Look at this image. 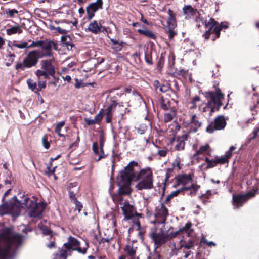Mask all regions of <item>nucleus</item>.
Returning a JSON list of instances; mask_svg holds the SVG:
<instances>
[{
    "instance_id": "22",
    "label": "nucleus",
    "mask_w": 259,
    "mask_h": 259,
    "mask_svg": "<svg viewBox=\"0 0 259 259\" xmlns=\"http://www.w3.org/2000/svg\"><path fill=\"white\" fill-rule=\"evenodd\" d=\"M76 184L74 183H70L67 187V190L69 193V197L71 200V202L77 200L76 195L79 191V188L76 187Z\"/></svg>"
},
{
    "instance_id": "6",
    "label": "nucleus",
    "mask_w": 259,
    "mask_h": 259,
    "mask_svg": "<svg viewBox=\"0 0 259 259\" xmlns=\"http://www.w3.org/2000/svg\"><path fill=\"white\" fill-rule=\"evenodd\" d=\"M68 252H71V250L77 251L80 253L85 254L89 247V243L85 242V247L81 248L80 242L75 237L70 236L68 238L67 242L63 245Z\"/></svg>"
},
{
    "instance_id": "33",
    "label": "nucleus",
    "mask_w": 259,
    "mask_h": 259,
    "mask_svg": "<svg viewBox=\"0 0 259 259\" xmlns=\"http://www.w3.org/2000/svg\"><path fill=\"white\" fill-rule=\"evenodd\" d=\"M177 115V111L175 109H170L168 112L165 113L164 115V119L165 122L171 121Z\"/></svg>"
},
{
    "instance_id": "53",
    "label": "nucleus",
    "mask_w": 259,
    "mask_h": 259,
    "mask_svg": "<svg viewBox=\"0 0 259 259\" xmlns=\"http://www.w3.org/2000/svg\"><path fill=\"white\" fill-rule=\"evenodd\" d=\"M192 189L191 190L189 195L191 196H195L196 195L198 189L200 188V186L195 184H192Z\"/></svg>"
},
{
    "instance_id": "1",
    "label": "nucleus",
    "mask_w": 259,
    "mask_h": 259,
    "mask_svg": "<svg viewBox=\"0 0 259 259\" xmlns=\"http://www.w3.org/2000/svg\"><path fill=\"white\" fill-rule=\"evenodd\" d=\"M119 177L126 184L132 182H137L135 185L137 190H150L154 187V176L152 170L150 167L142 168L139 163L132 161L119 172Z\"/></svg>"
},
{
    "instance_id": "2",
    "label": "nucleus",
    "mask_w": 259,
    "mask_h": 259,
    "mask_svg": "<svg viewBox=\"0 0 259 259\" xmlns=\"http://www.w3.org/2000/svg\"><path fill=\"white\" fill-rule=\"evenodd\" d=\"M22 241L21 234L9 228H3L0 233V259H12Z\"/></svg>"
},
{
    "instance_id": "12",
    "label": "nucleus",
    "mask_w": 259,
    "mask_h": 259,
    "mask_svg": "<svg viewBox=\"0 0 259 259\" xmlns=\"http://www.w3.org/2000/svg\"><path fill=\"white\" fill-rule=\"evenodd\" d=\"M47 204L44 202H36L35 204L29 210V215L30 217L41 218L42 214L46 209Z\"/></svg>"
},
{
    "instance_id": "32",
    "label": "nucleus",
    "mask_w": 259,
    "mask_h": 259,
    "mask_svg": "<svg viewBox=\"0 0 259 259\" xmlns=\"http://www.w3.org/2000/svg\"><path fill=\"white\" fill-rule=\"evenodd\" d=\"M68 251L63 248H59L58 252L54 253L53 259H67Z\"/></svg>"
},
{
    "instance_id": "35",
    "label": "nucleus",
    "mask_w": 259,
    "mask_h": 259,
    "mask_svg": "<svg viewBox=\"0 0 259 259\" xmlns=\"http://www.w3.org/2000/svg\"><path fill=\"white\" fill-rule=\"evenodd\" d=\"M35 74L37 77V79L42 80V78L45 79L50 78L51 75L42 69H38L35 72Z\"/></svg>"
},
{
    "instance_id": "39",
    "label": "nucleus",
    "mask_w": 259,
    "mask_h": 259,
    "mask_svg": "<svg viewBox=\"0 0 259 259\" xmlns=\"http://www.w3.org/2000/svg\"><path fill=\"white\" fill-rule=\"evenodd\" d=\"M8 46L10 47L12 50H13V47H16L20 49L27 48L28 43L27 42H23L20 44H18L17 41H13V42H9Z\"/></svg>"
},
{
    "instance_id": "9",
    "label": "nucleus",
    "mask_w": 259,
    "mask_h": 259,
    "mask_svg": "<svg viewBox=\"0 0 259 259\" xmlns=\"http://www.w3.org/2000/svg\"><path fill=\"white\" fill-rule=\"evenodd\" d=\"M168 215V209L165 206L164 203H161L160 208H156L155 213H154L155 220L153 221V223L154 224H165Z\"/></svg>"
},
{
    "instance_id": "61",
    "label": "nucleus",
    "mask_w": 259,
    "mask_h": 259,
    "mask_svg": "<svg viewBox=\"0 0 259 259\" xmlns=\"http://www.w3.org/2000/svg\"><path fill=\"white\" fill-rule=\"evenodd\" d=\"M105 141V138L103 134H101L99 136V143L100 151H102V149H103Z\"/></svg>"
},
{
    "instance_id": "5",
    "label": "nucleus",
    "mask_w": 259,
    "mask_h": 259,
    "mask_svg": "<svg viewBox=\"0 0 259 259\" xmlns=\"http://www.w3.org/2000/svg\"><path fill=\"white\" fill-rule=\"evenodd\" d=\"M21 203L15 196L9 202H4L0 205V214L3 215L7 213H11L19 215L21 211Z\"/></svg>"
},
{
    "instance_id": "7",
    "label": "nucleus",
    "mask_w": 259,
    "mask_h": 259,
    "mask_svg": "<svg viewBox=\"0 0 259 259\" xmlns=\"http://www.w3.org/2000/svg\"><path fill=\"white\" fill-rule=\"evenodd\" d=\"M227 125L226 120L223 115L217 116L206 128V132L212 134L215 131L224 130Z\"/></svg>"
},
{
    "instance_id": "50",
    "label": "nucleus",
    "mask_w": 259,
    "mask_h": 259,
    "mask_svg": "<svg viewBox=\"0 0 259 259\" xmlns=\"http://www.w3.org/2000/svg\"><path fill=\"white\" fill-rule=\"evenodd\" d=\"M37 81L38 87H37L36 93L39 95V92L42 89H45L46 88V80H41L37 79Z\"/></svg>"
},
{
    "instance_id": "30",
    "label": "nucleus",
    "mask_w": 259,
    "mask_h": 259,
    "mask_svg": "<svg viewBox=\"0 0 259 259\" xmlns=\"http://www.w3.org/2000/svg\"><path fill=\"white\" fill-rule=\"evenodd\" d=\"M111 42L113 44V46H112V49H113L115 52H119L121 51L123 47H124V42L122 41L119 42L118 40L111 38L109 36Z\"/></svg>"
},
{
    "instance_id": "63",
    "label": "nucleus",
    "mask_w": 259,
    "mask_h": 259,
    "mask_svg": "<svg viewBox=\"0 0 259 259\" xmlns=\"http://www.w3.org/2000/svg\"><path fill=\"white\" fill-rule=\"evenodd\" d=\"M210 197L208 195H204V194H203L198 197L199 199L201 200L204 204H206L208 202V199Z\"/></svg>"
},
{
    "instance_id": "58",
    "label": "nucleus",
    "mask_w": 259,
    "mask_h": 259,
    "mask_svg": "<svg viewBox=\"0 0 259 259\" xmlns=\"http://www.w3.org/2000/svg\"><path fill=\"white\" fill-rule=\"evenodd\" d=\"M168 150L167 148L164 147L163 149H159L157 151V155L160 157H165L168 154Z\"/></svg>"
},
{
    "instance_id": "31",
    "label": "nucleus",
    "mask_w": 259,
    "mask_h": 259,
    "mask_svg": "<svg viewBox=\"0 0 259 259\" xmlns=\"http://www.w3.org/2000/svg\"><path fill=\"white\" fill-rule=\"evenodd\" d=\"M32 198L33 199H31L29 197L25 198L24 200V202L22 203L25 205V207L29 210H30L35 203H36L37 197L33 196Z\"/></svg>"
},
{
    "instance_id": "19",
    "label": "nucleus",
    "mask_w": 259,
    "mask_h": 259,
    "mask_svg": "<svg viewBox=\"0 0 259 259\" xmlns=\"http://www.w3.org/2000/svg\"><path fill=\"white\" fill-rule=\"evenodd\" d=\"M192 174L178 175L175 177L177 185L182 184L186 185L189 182L192 181Z\"/></svg>"
},
{
    "instance_id": "10",
    "label": "nucleus",
    "mask_w": 259,
    "mask_h": 259,
    "mask_svg": "<svg viewBox=\"0 0 259 259\" xmlns=\"http://www.w3.org/2000/svg\"><path fill=\"white\" fill-rule=\"evenodd\" d=\"M103 2L102 0H96L95 2L91 3L86 7L87 19L92 20L95 16V13L100 9H103Z\"/></svg>"
},
{
    "instance_id": "48",
    "label": "nucleus",
    "mask_w": 259,
    "mask_h": 259,
    "mask_svg": "<svg viewBox=\"0 0 259 259\" xmlns=\"http://www.w3.org/2000/svg\"><path fill=\"white\" fill-rule=\"evenodd\" d=\"M177 143L175 146V149L178 151L183 150L185 148V142L180 140V139H177Z\"/></svg>"
},
{
    "instance_id": "40",
    "label": "nucleus",
    "mask_w": 259,
    "mask_h": 259,
    "mask_svg": "<svg viewBox=\"0 0 259 259\" xmlns=\"http://www.w3.org/2000/svg\"><path fill=\"white\" fill-rule=\"evenodd\" d=\"M209 150H210V146L208 144L201 146L199 149L196 151L194 156L202 154Z\"/></svg>"
},
{
    "instance_id": "3",
    "label": "nucleus",
    "mask_w": 259,
    "mask_h": 259,
    "mask_svg": "<svg viewBox=\"0 0 259 259\" xmlns=\"http://www.w3.org/2000/svg\"><path fill=\"white\" fill-rule=\"evenodd\" d=\"M219 83L215 81L213 85L214 91H207L204 93L205 97L207 100L205 107H204L202 111L206 112L209 111V115L219 111L221 107L223 105L222 100L224 99V94L219 87Z\"/></svg>"
},
{
    "instance_id": "54",
    "label": "nucleus",
    "mask_w": 259,
    "mask_h": 259,
    "mask_svg": "<svg viewBox=\"0 0 259 259\" xmlns=\"http://www.w3.org/2000/svg\"><path fill=\"white\" fill-rule=\"evenodd\" d=\"M164 64V57L162 54L161 55L160 58L158 59V60L157 63V68L159 70H161V69L163 68Z\"/></svg>"
},
{
    "instance_id": "29",
    "label": "nucleus",
    "mask_w": 259,
    "mask_h": 259,
    "mask_svg": "<svg viewBox=\"0 0 259 259\" xmlns=\"http://www.w3.org/2000/svg\"><path fill=\"white\" fill-rule=\"evenodd\" d=\"M254 102H256V104H254L253 106L250 107V110L252 112V114H256L257 111H259V94L258 93H254L252 98Z\"/></svg>"
},
{
    "instance_id": "43",
    "label": "nucleus",
    "mask_w": 259,
    "mask_h": 259,
    "mask_svg": "<svg viewBox=\"0 0 259 259\" xmlns=\"http://www.w3.org/2000/svg\"><path fill=\"white\" fill-rule=\"evenodd\" d=\"M204 161L207 163L206 166L204 168L205 170L212 168L217 165L215 159H210L207 157H205Z\"/></svg>"
},
{
    "instance_id": "37",
    "label": "nucleus",
    "mask_w": 259,
    "mask_h": 259,
    "mask_svg": "<svg viewBox=\"0 0 259 259\" xmlns=\"http://www.w3.org/2000/svg\"><path fill=\"white\" fill-rule=\"evenodd\" d=\"M160 105L161 109L165 111L169 110L170 109H175L174 107H171L170 105V102L166 99H163L162 98Z\"/></svg>"
},
{
    "instance_id": "34",
    "label": "nucleus",
    "mask_w": 259,
    "mask_h": 259,
    "mask_svg": "<svg viewBox=\"0 0 259 259\" xmlns=\"http://www.w3.org/2000/svg\"><path fill=\"white\" fill-rule=\"evenodd\" d=\"M184 237L180 240V243L181 246L187 249H189L193 248L194 246L193 240L191 239H188L187 241L184 239Z\"/></svg>"
},
{
    "instance_id": "45",
    "label": "nucleus",
    "mask_w": 259,
    "mask_h": 259,
    "mask_svg": "<svg viewBox=\"0 0 259 259\" xmlns=\"http://www.w3.org/2000/svg\"><path fill=\"white\" fill-rule=\"evenodd\" d=\"M218 24V22L215 21L214 19L213 18H210L208 22H207L206 20V24H205V27L206 29L208 28H212L215 26H217Z\"/></svg>"
},
{
    "instance_id": "23",
    "label": "nucleus",
    "mask_w": 259,
    "mask_h": 259,
    "mask_svg": "<svg viewBox=\"0 0 259 259\" xmlns=\"http://www.w3.org/2000/svg\"><path fill=\"white\" fill-rule=\"evenodd\" d=\"M102 28V25L100 24H99L96 20H94L90 23L86 30H88L94 34H97L103 31L101 30Z\"/></svg>"
},
{
    "instance_id": "60",
    "label": "nucleus",
    "mask_w": 259,
    "mask_h": 259,
    "mask_svg": "<svg viewBox=\"0 0 259 259\" xmlns=\"http://www.w3.org/2000/svg\"><path fill=\"white\" fill-rule=\"evenodd\" d=\"M257 192V190H253L252 191H250L248 192L246 194H244V196L247 200V201L252 198L255 196V194H256Z\"/></svg>"
},
{
    "instance_id": "8",
    "label": "nucleus",
    "mask_w": 259,
    "mask_h": 259,
    "mask_svg": "<svg viewBox=\"0 0 259 259\" xmlns=\"http://www.w3.org/2000/svg\"><path fill=\"white\" fill-rule=\"evenodd\" d=\"M157 228L149 234V237L153 241L154 245H156L153 252H157V249L162 245L167 242L166 234L161 230L159 232H157Z\"/></svg>"
},
{
    "instance_id": "56",
    "label": "nucleus",
    "mask_w": 259,
    "mask_h": 259,
    "mask_svg": "<svg viewBox=\"0 0 259 259\" xmlns=\"http://www.w3.org/2000/svg\"><path fill=\"white\" fill-rule=\"evenodd\" d=\"M180 234L179 230H177L175 232H171L168 234H166V240L167 241L174 238L177 236V235Z\"/></svg>"
},
{
    "instance_id": "52",
    "label": "nucleus",
    "mask_w": 259,
    "mask_h": 259,
    "mask_svg": "<svg viewBox=\"0 0 259 259\" xmlns=\"http://www.w3.org/2000/svg\"><path fill=\"white\" fill-rule=\"evenodd\" d=\"M147 126L145 123H141L139 125V126L136 128L137 132L140 134H144L145 132L147 130Z\"/></svg>"
},
{
    "instance_id": "41",
    "label": "nucleus",
    "mask_w": 259,
    "mask_h": 259,
    "mask_svg": "<svg viewBox=\"0 0 259 259\" xmlns=\"http://www.w3.org/2000/svg\"><path fill=\"white\" fill-rule=\"evenodd\" d=\"M51 142L50 136L48 134H45L42 138V143L44 147L47 149H49L50 147Z\"/></svg>"
},
{
    "instance_id": "17",
    "label": "nucleus",
    "mask_w": 259,
    "mask_h": 259,
    "mask_svg": "<svg viewBox=\"0 0 259 259\" xmlns=\"http://www.w3.org/2000/svg\"><path fill=\"white\" fill-rule=\"evenodd\" d=\"M41 69L47 72L51 75V76L54 77L55 74V69L52 64V60H42L41 62Z\"/></svg>"
},
{
    "instance_id": "24",
    "label": "nucleus",
    "mask_w": 259,
    "mask_h": 259,
    "mask_svg": "<svg viewBox=\"0 0 259 259\" xmlns=\"http://www.w3.org/2000/svg\"><path fill=\"white\" fill-rule=\"evenodd\" d=\"M142 28L143 29H138L137 32L141 35H144L148 38L156 39L157 37L154 33L150 30L148 29L146 27L142 25Z\"/></svg>"
},
{
    "instance_id": "14",
    "label": "nucleus",
    "mask_w": 259,
    "mask_h": 259,
    "mask_svg": "<svg viewBox=\"0 0 259 259\" xmlns=\"http://www.w3.org/2000/svg\"><path fill=\"white\" fill-rule=\"evenodd\" d=\"M220 32L221 30L218 26L212 28H208L203 34L202 36L206 40L211 38L212 41H215L216 39L220 37Z\"/></svg>"
},
{
    "instance_id": "15",
    "label": "nucleus",
    "mask_w": 259,
    "mask_h": 259,
    "mask_svg": "<svg viewBox=\"0 0 259 259\" xmlns=\"http://www.w3.org/2000/svg\"><path fill=\"white\" fill-rule=\"evenodd\" d=\"M117 107L118 108H123L124 103L123 102H118L117 97L116 96H113L111 97L110 104L105 111L113 114V113L115 112Z\"/></svg>"
},
{
    "instance_id": "47",
    "label": "nucleus",
    "mask_w": 259,
    "mask_h": 259,
    "mask_svg": "<svg viewBox=\"0 0 259 259\" xmlns=\"http://www.w3.org/2000/svg\"><path fill=\"white\" fill-rule=\"evenodd\" d=\"M65 124L64 121H61L59 122L55 127V132L56 134L58 135V136L60 137H64V135L61 134V130L64 126Z\"/></svg>"
},
{
    "instance_id": "62",
    "label": "nucleus",
    "mask_w": 259,
    "mask_h": 259,
    "mask_svg": "<svg viewBox=\"0 0 259 259\" xmlns=\"http://www.w3.org/2000/svg\"><path fill=\"white\" fill-rule=\"evenodd\" d=\"M168 30L167 32L169 39H172L177 34V33L174 30L175 28H168Z\"/></svg>"
},
{
    "instance_id": "38",
    "label": "nucleus",
    "mask_w": 259,
    "mask_h": 259,
    "mask_svg": "<svg viewBox=\"0 0 259 259\" xmlns=\"http://www.w3.org/2000/svg\"><path fill=\"white\" fill-rule=\"evenodd\" d=\"M188 73V70H185L184 69L181 68V69H178L176 68L175 69V71L173 73V74L174 76L178 77V76H181L183 78H186Z\"/></svg>"
},
{
    "instance_id": "26",
    "label": "nucleus",
    "mask_w": 259,
    "mask_h": 259,
    "mask_svg": "<svg viewBox=\"0 0 259 259\" xmlns=\"http://www.w3.org/2000/svg\"><path fill=\"white\" fill-rule=\"evenodd\" d=\"M168 14L169 16L167 21V27L175 28L177 26L176 14L170 9L168 10Z\"/></svg>"
},
{
    "instance_id": "16",
    "label": "nucleus",
    "mask_w": 259,
    "mask_h": 259,
    "mask_svg": "<svg viewBox=\"0 0 259 259\" xmlns=\"http://www.w3.org/2000/svg\"><path fill=\"white\" fill-rule=\"evenodd\" d=\"M187 125L190 127L189 133H196L201 126L202 122L199 120V118L195 114L191 116L190 122L187 123Z\"/></svg>"
},
{
    "instance_id": "64",
    "label": "nucleus",
    "mask_w": 259,
    "mask_h": 259,
    "mask_svg": "<svg viewBox=\"0 0 259 259\" xmlns=\"http://www.w3.org/2000/svg\"><path fill=\"white\" fill-rule=\"evenodd\" d=\"M72 203L75 205L76 209L78 210V212L80 213L83 208L82 203L78 201L77 199L75 200V201L72 202Z\"/></svg>"
},
{
    "instance_id": "25",
    "label": "nucleus",
    "mask_w": 259,
    "mask_h": 259,
    "mask_svg": "<svg viewBox=\"0 0 259 259\" xmlns=\"http://www.w3.org/2000/svg\"><path fill=\"white\" fill-rule=\"evenodd\" d=\"M247 201L244 196L242 194H233V202L234 205H236L237 208L241 207L243 203L246 202Z\"/></svg>"
},
{
    "instance_id": "44",
    "label": "nucleus",
    "mask_w": 259,
    "mask_h": 259,
    "mask_svg": "<svg viewBox=\"0 0 259 259\" xmlns=\"http://www.w3.org/2000/svg\"><path fill=\"white\" fill-rule=\"evenodd\" d=\"M181 192V190L178 189L176 191H172L168 195L165 200V203L167 204L170 200L174 197L177 196Z\"/></svg>"
},
{
    "instance_id": "42",
    "label": "nucleus",
    "mask_w": 259,
    "mask_h": 259,
    "mask_svg": "<svg viewBox=\"0 0 259 259\" xmlns=\"http://www.w3.org/2000/svg\"><path fill=\"white\" fill-rule=\"evenodd\" d=\"M27 83L28 88L32 91L36 93L37 87V84L36 82L34 81L33 79L31 78H29L27 80Z\"/></svg>"
},
{
    "instance_id": "57",
    "label": "nucleus",
    "mask_w": 259,
    "mask_h": 259,
    "mask_svg": "<svg viewBox=\"0 0 259 259\" xmlns=\"http://www.w3.org/2000/svg\"><path fill=\"white\" fill-rule=\"evenodd\" d=\"M5 13L7 14L9 17L13 18L14 17L15 14H17L18 13V11L17 10L15 9H8L6 10Z\"/></svg>"
},
{
    "instance_id": "13",
    "label": "nucleus",
    "mask_w": 259,
    "mask_h": 259,
    "mask_svg": "<svg viewBox=\"0 0 259 259\" xmlns=\"http://www.w3.org/2000/svg\"><path fill=\"white\" fill-rule=\"evenodd\" d=\"M55 50L57 49V44L52 40L49 39H45L44 40V44L42 45L41 49L43 51L42 52L41 57H51L53 56L52 52V48Z\"/></svg>"
},
{
    "instance_id": "55",
    "label": "nucleus",
    "mask_w": 259,
    "mask_h": 259,
    "mask_svg": "<svg viewBox=\"0 0 259 259\" xmlns=\"http://www.w3.org/2000/svg\"><path fill=\"white\" fill-rule=\"evenodd\" d=\"M103 117V109H101L98 114H97L94 118V120L97 123H100L102 121Z\"/></svg>"
},
{
    "instance_id": "46",
    "label": "nucleus",
    "mask_w": 259,
    "mask_h": 259,
    "mask_svg": "<svg viewBox=\"0 0 259 259\" xmlns=\"http://www.w3.org/2000/svg\"><path fill=\"white\" fill-rule=\"evenodd\" d=\"M145 62L150 65L153 64L151 51H146L145 53Z\"/></svg>"
},
{
    "instance_id": "4",
    "label": "nucleus",
    "mask_w": 259,
    "mask_h": 259,
    "mask_svg": "<svg viewBox=\"0 0 259 259\" xmlns=\"http://www.w3.org/2000/svg\"><path fill=\"white\" fill-rule=\"evenodd\" d=\"M41 56L38 51L33 50L28 53L26 57L23 59L22 62H18L15 65V69L18 72L24 71L35 67L38 63L39 59Z\"/></svg>"
},
{
    "instance_id": "11",
    "label": "nucleus",
    "mask_w": 259,
    "mask_h": 259,
    "mask_svg": "<svg viewBox=\"0 0 259 259\" xmlns=\"http://www.w3.org/2000/svg\"><path fill=\"white\" fill-rule=\"evenodd\" d=\"M122 204L123 206L121 208L123 211L125 220H128L132 219L134 216L141 215L137 212L136 208L130 204L128 201L126 200Z\"/></svg>"
},
{
    "instance_id": "49",
    "label": "nucleus",
    "mask_w": 259,
    "mask_h": 259,
    "mask_svg": "<svg viewBox=\"0 0 259 259\" xmlns=\"http://www.w3.org/2000/svg\"><path fill=\"white\" fill-rule=\"evenodd\" d=\"M200 101V98L198 96H195L191 100V101L189 103V104L191 105L190 106V109H195L197 107L196 103L197 102H199Z\"/></svg>"
},
{
    "instance_id": "28",
    "label": "nucleus",
    "mask_w": 259,
    "mask_h": 259,
    "mask_svg": "<svg viewBox=\"0 0 259 259\" xmlns=\"http://www.w3.org/2000/svg\"><path fill=\"white\" fill-rule=\"evenodd\" d=\"M22 32V27L18 23H16L14 26L6 30V33L8 35H11L16 33L21 34Z\"/></svg>"
},
{
    "instance_id": "36",
    "label": "nucleus",
    "mask_w": 259,
    "mask_h": 259,
    "mask_svg": "<svg viewBox=\"0 0 259 259\" xmlns=\"http://www.w3.org/2000/svg\"><path fill=\"white\" fill-rule=\"evenodd\" d=\"M230 158V154L227 153L225 154L224 156L219 157H216L215 161L217 164H224L225 163H229V160Z\"/></svg>"
},
{
    "instance_id": "18",
    "label": "nucleus",
    "mask_w": 259,
    "mask_h": 259,
    "mask_svg": "<svg viewBox=\"0 0 259 259\" xmlns=\"http://www.w3.org/2000/svg\"><path fill=\"white\" fill-rule=\"evenodd\" d=\"M117 184L119 186L118 194L119 195H127L131 193L129 190L131 184L129 185L125 184L122 181V179L117 177Z\"/></svg>"
},
{
    "instance_id": "20",
    "label": "nucleus",
    "mask_w": 259,
    "mask_h": 259,
    "mask_svg": "<svg viewBox=\"0 0 259 259\" xmlns=\"http://www.w3.org/2000/svg\"><path fill=\"white\" fill-rule=\"evenodd\" d=\"M183 14L185 15V19H189L195 16L199 12L196 9L193 8L191 5H185L183 8Z\"/></svg>"
},
{
    "instance_id": "51",
    "label": "nucleus",
    "mask_w": 259,
    "mask_h": 259,
    "mask_svg": "<svg viewBox=\"0 0 259 259\" xmlns=\"http://www.w3.org/2000/svg\"><path fill=\"white\" fill-rule=\"evenodd\" d=\"M174 168L175 165L173 164L172 168H168L166 169L165 183L167 182L168 181L169 179L172 176Z\"/></svg>"
},
{
    "instance_id": "27",
    "label": "nucleus",
    "mask_w": 259,
    "mask_h": 259,
    "mask_svg": "<svg viewBox=\"0 0 259 259\" xmlns=\"http://www.w3.org/2000/svg\"><path fill=\"white\" fill-rule=\"evenodd\" d=\"M192 224L191 222H188L185 224V226L180 228L178 230L180 234L183 233L184 232L187 233V236L190 237L193 232V229H191Z\"/></svg>"
},
{
    "instance_id": "59",
    "label": "nucleus",
    "mask_w": 259,
    "mask_h": 259,
    "mask_svg": "<svg viewBox=\"0 0 259 259\" xmlns=\"http://www.w3.org/2000/svg\"><path fill=\"white\" fill-rule=\"evenodd\" d=\"M41 231L42 234L45 235H51L53 233V231L51 228L46 226H43L41 228Z\"/></svg>"
},
{
    "instance_id": "21",
    "label": "nucleus",
    "mask_w": 259,
    "mask_h": 259,
    "mask_svg": "<svg viewBox=\"0 0 259 259\" xmlns=\"http://www.w3.org/2000/svg\"><path fill=\"white\" fill-rule=\"evenodd\" d=\"M137 247H134L133 243L129 242L127 243L123 248L124 252L126 253L127 256L130 257V259H135Z\"/></svg>"
}]
</instances>
